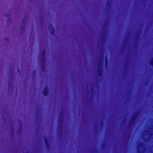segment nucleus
<instances>
[{"label":"nucleus","instance_id":"nucleus-1","mask_svg":"<svg viewBox=\"0 0 153 153\" xmlns=\"http://www.w3.org/2000/svg\"><path fill=\"white\" fill-rule=\"evenodd\" d=\"M63 115L61 114L58 117V131L59 134L61 135L62 133V126L63 122Z\"/></svg>","mask_w":153,"mask_h":153},{"label":"nucleus","instance_id":"nucleus-2","mask_svg":"<svg viewBox=\"0 0 153 153\" xmlns=\"http://www.w3.org/2000/svg\"><path fill=\"white\" fill-rule=\"evenodd\" d=\"M104 53H103V55L101 54L100 56H99V60L98 62V65L99 66H101V68H98L97 70V73L99 76H101L102 74V60L103 58V56Z\"/></svg>","mask_w":153,"mask_h":153},{"label":"nucleus","instance_id":"nucleus-3","mask_svg":"<svg viewBox=\"0 0 153 153\" xmlns=\"http://www.w3.org/2000/svg\"><path fill=\"white\" fill-rule=\"evenodd\" d=\"M45 50H43L42 51L41 58V62L42 65V71H44L45 68Z\"/></svg>","mask_w":153,"mask_h":153},{"label":"nucleus","instance_id":"nucleus-4","mask_svg":"<svg viewBox=\"0 0 153 153\" xmlns=\"http://www.w3.org/2000/svg\"><path fill=\"white\" fill-rule=\"evenodd\" d=\"M26 20L27 17H24L23 19L22 22L21 24V26L20 28V31H21L22 33L24 32Z\"/></svg>","mask_w":153,"mask_h":153},{"label":"nucleus","instance_id":"nucleus-5","mask_svg":"<svg viewBox=\"0 0 153 153\" xmlns=\"http://www.w3.org/2000/svg\"><path fill=\"white\" fill-rule=\"evenodd\" d=\"M88 89V90L89 89L88 91L89 93L91 94V95H92L93 92V84L92 83H89L87 85Z\"/></svg>","mask_w":153,"mask_h":153},{"label":"nucleus","instance_id":"nucleus-6","mask_svg":"<svg viewBox=\"0 0 153 153\" xmlns=\"http://www.w3.org/2000/svg\"><path fill=\"white\" fill-rule=\"evenodd\" d=\"M144 145L143 143H140L138 145V149H140V150H138V153H143L142 151L144 149Z\"/></svg>","mask_w":153,"mask_h":153},{"label":"nucleus","instance_id":"nucleus-7","mask_svg":"<svg viewBox=\"0 0 153 153\" xmlns=\"http://www.w3.org/2000/svg\"><path fill=\"white\" fill-rule=\"evenodd\" d=\"M148 132V131L147 130L146 131H144L142 134V137L143 140L144 141H146L148 139V138L147 136L148 135V134L146 133Z\"/></svg>","mask_w":153,"mask_h":153},{"label":"nucleus","instance_id":"nucleus-8","mask_svg":"<svg viewBox=\"0 0 153 153\" xmlns=\"http://www.w3.org/2000/svg\"><path fill=\"white\" fill-rule=\"evenodd\" d=\"M8 116L7 111H5V112L3 113L2 118L4 123H5L6 121L8 120Z\"/></svg>","mask_w":153,"mask_h":153},{"label":"nucleus","instance_id":"nucleus-9","mask_svg":"<svg viewBox=\"0 0 153 153\" xmlns=\"http://www.w3.org/2000/svg\"><path fill=\"white\" fill-rule=\"evenodd\" d=\"M44 139L45 142L46 147L49 149L50 147V145L49 143V141H48V137L45 136L44 137Z\"/></svg>","mask_w":153,"mask_h":153},{"label":"nucleus","instance_id":"nucleus-10","mask_svg":"<svg viewBox=\"0 0 153 153\" xmlns=\"http://www.w3.org/2000/svg\"><path fill=\"white\" fill-rule=\"evenodd\" d=\"M48 27L51 34L52 35H53L54 31L53 26L51 24H50L49 25Z\"/></svg>","mask_w":153,"mask_h":153},{"label":"nucleus","instance_id":"nucleus-11","mask_svg":"<svg viewBox=\"0 0 153 153\" xmlns=\"http://www.w3.org/2000/svg\"><path fill=\"white\" fill-rule=\"evenodd\" d=\"M12 85L11 84V82L9 83L8 85V92L10 93H12Z\"/></svg>","mask_w":153,"mask_h":153},{"label":"nucleus","instance_id":"nucleus-12","mask_svg":"<svg viewBox=\"0 0 153 153\" xmlns=\"http://www.w3.org/2000/svg\"><path fill=\"white\" fill-rule=\"evenodd\" d=\"M48 92V89L47 87L44 88L43 91V94L44 96L47 95Z\"/></svg>","mask_w":153,"mask_h":153},{"label":"nucleus","instance_id":"nucleus-13","mask_svg":"<svg viewBox=\"0 0 153 153\" xmlns=\"http://www.w3.org/2000/svg\"><path fill=\"white\" fill-rule=\"evenodd\" d=\"M134 122V114H133L132 115L131 119L129 123L130 126Z\"/></svg>","mask_w":153,"mask_h":153},{"label":"nucleus","instance_id":"nucleus-14","mask_svg":"<svg viewBox=\"0 0 153 153\" xmlns=\"http://www.w3.org/2000/svg\"><path fill=\"white\" fill-rule=\"evenodd\" d=\"M112 0H108V2L106 4V7H111V4L112 3Z\"/></svg>","mask_w":153,"mask_h":153},{"label":"nucleus","instance_id":"nucleus-15","mask_svg":"<svg viewBox=\"0 0 153 153\" xmlns=\"http://www.w3.org/2000/svg\"><path fill=\"white\" fill-rule=\"evenodd\" d=\"M149 65L153 67V57L149 60Z\"/></svg>","mask_w":153,"mask_h":153},{"label":"nucleus","instance_id":"nucleus-16","mask_svg":"<svg viewBox=\"0 0 153 153\" xmlns=\"http://www.w3.org/2000/svg\"><path fill=\"white\" fill-rule=\"evenodd\" d=\"M19 126H20V128H19V133L21 131V128H22V122L21 121H19Z\"/></svg>","mask_w":153,"mask_h":153},{"label":"nucleus","instance_id":"nucleus-17","mask_svg":"<svg viewBox=\"0 0 153 153\" xmlns=\"http://www.w3.org/2000/svg\"><path fill=\"white\" fill-rule=\"evenodd\" d=\"M92 153H98V151L96 149H93L92 151Z\"/></svg>","mask_w":153,"mask_h":153},{"label":"nucleus","instance_id":"nucleus-18","mask_svg":"<svg viewBox=\"0 0 153 153\" xmlns=\"http://www.w3.org/2000/svg\"><path fill=\"white\" fill-rule=\"evenodd\" d=\"M108 64V61H107V57L106 56L105 57V65L106 66Z\"/></svg>","mask_w":153,"mask_h":153},{"label":"nucleus","instance_id":"nucleus-19","mask_svg":"<svg viewBox=\"0 0 153 153\" xmlns=\"http://www.w3.org/2000/svg\"><path fill=\"white\" fill-rule=\"evenodd\" d=\"M36 112H37V114H36V118H38L39 117L38 116H39V113H38L37 111H36Z\"/></svg>","mask_w":153,"mask_h":153},{"label":"nucleus","instance_id":"nucleus-20","mask_svg":"<svg viewBox=\"0 0 153 153\" xmlns=\"http://www.w3.org/2000/svg\"><path fill=\"white\" fill-rule=\"evenodd\" d=\"M12 129V130L13 131V126H12V127H11V128H10V129Z\"/></svg>","mask_w":153,"mask_h":153},{"label":"nucleus","instance_id":"nucleus-21","mask_svg":"<svg viewBox=\"0 0 153 153\" xmlns=\"http://www.w3.org/2000/svg\"><path fill=\"white\" fill-rule=\"evenodd\" d=\"M10 21V22H11V19H8V21L7 22H8H8H9Z\"/></svg>","mask_w":153,"mask_h":153},{"label":"nucleus","instance_id":"nucleus-22","mask_svg":"<svg viewBox=\"0 0 153 153\" xmlns=\"http://www.w3.org/2000/svg\"><path fill=\"white\" fill-rule=\"evenodd\" d=\"M143 3L144 2H145V1H146V0H143Z\"/></svg>","mask_w":153,"mask_h":153},{"label":"nucleus","instance_id":"nucleus-23","mask_svg":"<svg viewBox=\"0 0 153 153\" xmlns=\"http://www.w3.org/2000/svg\"><path fill=\"white\" fill-rule=\"evenodd\" d=\"M18 71H19V74H20V71H19V68H18Z\"/></svg>","mask_w":153,"mask_h":153},{"label":"nucleus","instance_id":"nucleus-24","mask_svg":"<svg viewBox=\"0 0 153 153\" xmlns=\"http://www.w3.org/2000/svg\"><path fill=\"white\" fill-rule=\"evenodd\" d=\"M134 49H135V40H134Z\"/></svg>","mask_w":153,"mask_h":153},{"label":"nucleus","instance_id":"nucleus-25","mask_svg":"<svg viewBox=\"0 0 153 153\" xmlns=\"http://www.w3.org/2000/svg\"><path fill=\"white\" fill-rule=\"evenodd\" d=\"M135 117H136V115H135V113L134 112V119L135 118Z\"/></svg>","mask_w":153,"mask_h":153},{"label":"nucleus","instance_id":"nucleus-26","mask_svg":"<svg viewBox=\"0 0 153 153\" xmlns=\"http://www.w3.org/2000/svg\"><path fill=\"white\" fill-rule=\"evenodd\" d=\"M40 109H39V111L38 112V113L39 114H40Z\"/></svg>","mask_w":153,"mask_h":153},{"label":"nucleus","instance_id":"nucleus-27","mask_svg":"<svg viewBox=\"0 0 153 153\" xmlns=\"http://www.w3.org/2000/svg\"><path fill=\"white\" fill-rule=\"evenodd\" d=\"M9 16V15L8 14V15H7V17Z\"/></svg>","mask_w":153,"mask_h":153},{"label":"nucleus","instance_id":"nucleus-28","mask_svg":"<svg viewBox=\"0 0 153 153\" xmlns=\"http://www.w3.org/2000/svg\"><path fill=\"white\" fill-rule=\"evenodd\" d=\"M8 39H5V40H6L7 41H8Z\"/></svg>","mask_w":153,"mask_h":153},{"label":"nucleus","instance_id":"nucleus-29","mask_svg":"<svg viewBox=\"0 0 153 153\" xmlns=\"http://www.w3.org/2000/svg\"><path fill=\"white\" fill-rule=\"evenodd\" d=\"M137 10H134V13H135V12H136V11H137Z\"/></svg>","mask_w":153,"mask_h":153},{"label":"nucleus","instance_id":"nucleus-30","mask_svg":"<svg viewBox=\"0 0 153 153\" xmlns=\"http://www.w3.org/2000/svg\"><path fill=\"white\" fill-rule=\"evenodd\" d=\"M102 50H103V48H102L101 49V51H102Z\"/></svg>","mask_w":153,"mask_h":153},{"label":"nucleus","instance_id":"nucleus-31","mask_svg":"<svg viewBox=\"0 0 153 153\" xmlns=\"http://www.w3.org/2000/svg\"><path fill=\"white\" fill-rule=\"evenodd\" d=\"M135 54V53H134V54ZM135 57H136L135 56V55H134V58H135Z\"/></svg>","mask_w":153,"mask_h":153},{"label":"nucleus","instance_id":"nucleus-32","mask_svg":"<svg viewBox=\"0 0 153 153\" xmlns=\"http://www.w3.org/2000/svg\"><path fill=\"white\" fill-rule=\"evenodd\" d=\"M134 36H135V35H134ZM135 39V37H134V39Z\"/></svg>","mask_w":153,"mask_h":153},{"label":"nucleus","instance_id":"nucleus-33","mask_svg":"<svg viewBox=\"0 0 153 153\" xmlns=\"http://www.w3.org/2000/svg\"><path fill=\"white\" fill-rule=\"evenodd\" d=\"M134 36H135V35H134ZM135 39V37H134V39Z\"/></svg>","mask_w":153,"mask_h":153},{"label":"nucleus","instance_id":"nucleus-34","mask_svg":"<svg viewBox=\"0 0 153 153\" xmlns=\"http://www.w3.org/2000/svg\"><path fill=\"white\" fill-rule=\"evenodd\" d=\"M135 129L134 128V132H135Z\"/></svg>","mask_w":153,"mask_h":153},{"label":"nucleus","instance_id":"nucleus-35","mask_svg":"<svg viewBox=\"0 0 153 153\" xmlns=\"http://www.w3.org/2000/svg\"><path fill=\"white\" fill-rule=\"evenodd\" d=\"M12 73V72L11 73V72H10V74H11Z\"/></svg>","mask_w":153,"mask_h":153},{"label":"nucleus","instance_id":"nucleus-36","mask_svg":"<svg viewBox=\"0 0 153 153\" xmlns=\"http://www.w3.org/2000/svg\"><path fill=\"white\" fill-rule=\"evenodd\" d=\"M134 125H135V122H134Z\"/></svg>","mask_w":153,"mask_h":153},{"label":"nucleus","instance_id":"nucleus-37","mask_svg":"<svg viewBox=\"0 0 153 153\" xmlns=\"http://www.w3.org/2000/svg\"><path fill=\"white\" fill-rule=\"evenodd\" d=\"M134 105H135V102H134Z\"/></svg>","mask_w":153,"mask_h":153},{"label":"nucleus","instance_id":"nucleus-38","mask_svg":"<svg viewBox=\"0 0 153 153\" xmlns=\"http://www.w3.org/2000/svg\"><path fill=\"white\" fill-rule=\"evenodd\" d=\"M146 11H147V10H146ZM149 10H147V11H148Z\"/></svg>","mask_w":153,"mask_h":153},{"label":"nucleus","instance_id":"nucleus-39","mask_svg":"<svg viewBox=\"0 0 153 153\" xmlns=\"http://www.w3.org/2000/svg\"><path fill=\"white\" fill-rule=\"evenodd\" d=\"M134 27H135V26H134Z\"/></svg>","mask_w":153,"mask_h":153},{"label":"nucleus","instance_id":"nucleus-40","mask_svg":"<svg viewBox=\"0 0 153 153\" xmlns=\"http://www.w3.org/2000/svg\"><path fill=\"white\" fill-rule=\"evenodd\" d=\"M134 68L135 67V66H134Z\"/></svg>","mask_w":153,"mask_h":153},{"label":"nucleus","instance_id":"nucleus-41","mask_svg":"<svg viewBox=\"0 0 153 153\" xmlns=\"http://www.w3.org/2000/svg\"><path fill=\"white\" fill-rule=\"evenodd\" d=\"M134 71V72L135 71V70Z\"/></svg>","mask_w":153,"mask_h":153},{"label":"nucleus","instance_id":"nucleus-42","mask_svg":"<svg viewBox=\"0 0 153 153\" xmlns=\"http://www.w3.org/2000/svg\"><path fill=\"white\" fill-rule=\"evenodd\" d=\"M134 96L135 95V94H134Z\"/></svg>","mask_w":153,"mask_h":153},{"label":"nucleus","instance_id":"nucleus-43","mask_svg":"<svg viewBox=\"0 0 153 153\" xmlns=\"http://www.w3.org/2000/svg\"><path fill=\"white\" fill-rule=\"evenodd\" d=\"M134 25H135V24H134Z\"/></svg>","mask_w":153,"mask_h":153}]
</instances>
